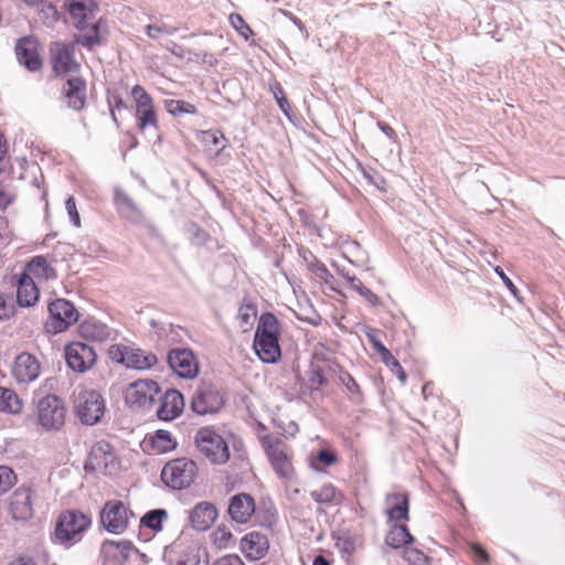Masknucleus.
Returning a JSON list of instances; mask_svg holds the SVG:
<instances>
[{"instance_id": "nucleus-28", "label": "nucleus", "mask_w": 565, "mask_h": 565, "mask_svg": "<svg viewBox=\"0 0 565 565\" xmlns=\"http://www.w3.org/2000/svg\"><path fill=\"white\" fill-rule=\"evenodd\" d=\"M217 510L210 502L198 503L190 512V523L198 531L207 530L216 520Z\"/></svg>"}, {"instance_id": "nucleus-25", "label": "nucleus", "mask_w": 565, "mask_h": 565, "mask_svg": "<svg viewBox=\"0 0 565 565\" xmlns=\"http://www.w3.org/2000/svg\"><path fill=\"white\" fill-rule=\"evenodd\" d=\"M385 514L390 522L407 521L409 518V498L405 492H395L385 498Z\"/></svg>"}, {"instance_id": "nucleus-35", "label": "nucleus", "mask_w": 565, "mask_h": 565, "mask_svg": "<svg viewBox=\"0 0 565 565\" xmlns=\"http://www.w3.org/2000/svg\"><path fill=\"white\" fill-rule=\"evenodd\" d=\"M311 499L318 504H340L343 493L331 482H326L310 492Z\"/></svg>"}, {"instance_id": "nucleus-53", "label": "nucleus", "mask_w": 565, "mask_h": 565, "mask_svg": "<svg viewBox=\"0 0 565 565\" xmlns=\"http://www.w3.org/2000/svg\"><path fill=\"white\" fill-rule=\"evenodd\" d=\"M65 209L74 226L79 227L81 217L76 207L75 199L73 196L67 198V200L65 201Z\"/></svg>"}, {"instance_id": "nucleus-62", "label": "nucleus", "mask_w": 565, "mask_h": 565, "mask_svg": "<svg viewBox=\"0 0 565 565\" xmlns=\"http://www.w3.org/2000/svg\"><path fill=\"white\" fill-rule=\"evenodd\" d=\"M9 565H36V564L30 557H19L18 559L11 562Z\"/></svg>"}, {"instance_id": "nucleus-21", "label": "nucleus", "mask_w": 565, "mask_h": 565, "mask_svg": "<svg viewBox=\"0 0 565 565\" xmlns=\"http://www.w3.org/2000/svg\"><path fill=\"white\" fill-rule=\"evenodd\" d=\"M39 51L40 44L32 36L22 38L15 44V55L19 63L31 72L39 71L42 67Z\"/></svg>"}, {"instance_id": "nucleus-23", "label": "nucleus", "mask_w": 565, "mask_h": 565, "mask_svg": "<svg viewBox=\"0 0 565 565\" xmlns=\"http://www.w3.org/2000/svg\"><path fill=\"white\" fill-rule=\"evenodd\" d=\"M196 140L212 162L216 161L227 146L225 135L218 129L201 130L196 134Z\"/></svg>"}, {"instance_id": "nucleus-51", "label": "nucleus", "mask_w": 565, "mask_h": 565, "mask_svg": "<svg viewBox=\"0 0 565 565\" xmlns=\"http://www.w3.org/2000/svg\"><path fill=\"white\" fill-rule=\"evenodd\" d=\"M339 380L347 387L350 393L359 394L360 386L353 376L345 370L340 369L339 371Z\"/></svg>"}, {"instance_id": "nucleus-54", "label": "nucleus", "mask_w": 565, "mask_h": 565, "mask_svg": "<svg viewBox=\"0 0 565 565\" xmlns=\"http://www.w3.org/2000/svg\"><path fill=\"white\" fill-rule=\"evenodd\" d=\"M14 315V306L10 299L0 292V320L9 319Z\"/></svg>"}, {"instance_id": "nucleus-40", "label": "nucleus", "mask_w": 565, "mask_h": 565, "mask_svg": "<svg viewBox=\"0 0 565 565\" xmlns=\"http://www.w3.org/2000/svg\"><path fill=\"white\" fill-rule=\"evenodd\" d=\"M210 540L217 551L227 550L235 545L234 534L225 525L215 527L210 535Z\"/></svg>"}, {"instance_id": "nucleus-49", "label": "nucleus", "mask_w": 565, "mask_h": 565, "mask_svg": "<svg viewBox=\"0 0 565 565\" xmlns=\"http://www.w3.org/2000/svg\"><path fill=\"white\" fill-rule=\"evenodd\" d=\"M17 477L13 470L6 466H0V494L9 491L15 483Z\"/></svg>"}, {"instance_id": "nucleus-46", "label": "nucleus", "mask_w": 565, "mask_h": 565, "mask_svg": "<svg viewBox=\"0 0 565 565\" xmlns=\"http://www.w3.org/2000/svg\"><path fill=\"white\" fill-rule=\"evenodd\" d=\"M230 23L246 41L254 35L253 30L241 14L232 13L230 15Z\"/></svg>"}, {"instance_id": "nucleus-2", "label": "nucleus", "mask_w": 565, "mask_h": 565, "mask_svg": "<svg viewBox=\"0 0 565 565\" xmlns=\"http://www.w3.org/2000/svg\"><path fill=\"white\" fill-rule=\"evenodd\" d=\"M66 8L74 26L79 31L76 42L85 47L100 43L99 25L96 20L98 6L95 0H67Z\"/></svg>"}, {"instance_id": "nucleus-61", "label": "nucleus", "mask_w": 565, "mask_h": 565, "mask_svg": "<svg viewBox=\"0 0 565 565\" xmlns=\"http://www.w3.org/2000/svg\"><path fill=\"white\" fill-rule=\"evenodd\" d=\"M1 223L3 224V226H1L3 233L0 231V243H2L4 239L10 241L13 236V233L9 226V221L7 218H1Z\"/></svg>"}, {"instance_id": "nucleus-8", "label": "nucleus", "mask_w": 565, "mask_h": 565, "mask_svg": "<svg viewBox=\"0 0 565 565\" xmlns=\"http://www.w3.org/2000/svg\"><path fill=\"white\" fill-rule=\"evenodd\" d=\"M198 476L196 462L189 458H177L168 461L161 470V480L174 490L191 487Z\"/></svg>"}, {"instance_id": "nucleus-17", "label": "nucleus", "mask_w": 565, "mask_h": 565, "mask_svg": "<svg viewBox=\"0 0 565 565\" xmlns=\"http://www.w3.org/2000/svg\"><path fill=\"white\" fill-rule=\"evenodd\" d=\"M41 373V363L39 359L28 352L18 354L10 367L12 379L20 385H26L34 382Z\"/></svg>"}, {"instance_id": "nucleus-47", "label": "nucleus", "mask_w": 565, "mask_h": 565, "mask_svg": "<svg viewBox=\"0 0 565 565\" xmlns=\"http://www.w3.org/2000/svg\"><path fill=\"white\" fill-rule=\"evenodd\" d=\"M403 556L408 565H430L428 556L415 547L405 548Z\"/></svg>"}, {"instance_id": "nucleus-58", "label": "nucleus", "mask_w": 565, "mask_h": 565, "mask_svg": "<svg viewBox=\"0 0 565 565\" xmlns=\"http://www.w3.org/2000/svg\"><path fill=\"white\" fill-rule=\"evenodd\" d=\"M275 98L281 111L285 115H288L290 110V104L288 99L285 97L284 92L280 87L278 88V93H275Z\"/></svg>"}, {"instance_id": "nucleus-19", "label": "nucleus", "mask_w": 565, "mask_h": 565, "mask_svg": "<svg viewBox=\"0 0 565 565\" xmlns=\"http://www.w3.org/2000/svg\"><path fill=\"white\" fill-rule=\"evenodd\" d=\"M168 362L175 374L182 379H195L200 364L194 353L189 349H174L169 352Z\"/></svg>"}, {"instance_id": "nucleus-32", "label": "nucleus", "mask_w": 565, "mask_h": 565, "mask_svg": "<svg viewBox=\"0 0 565 565\" xmlns=\"http://www.w3.org/2000/svg\"><path fill=\"white\" fill-rule=\"evenodd\" d=\"M145 443L151 451L158 455L172 451L178 445L171 433L164 429H158L148 435Z\"/></svg>"}, {"instance_id": "nucleus-44", "label": "nucleus", "mask_w": 565, "mask_h": 565, "mask_svg": "<svg viewBox=\"0 0 565 565\" xmlns=\"http://www.w3.org/2000/svg\"><path fill=\"white\" fill-rule=\"evenodd\" d=\"M366 337L376 353H379L382 362L390 369L396 359L391 351L376 338L374 331L367 332Z\"/></svg>"}, {"instance_id": "nucleus-18", "label": "nucleus", "mask_w": 565, "mask_h": 565, "mask_svg": "<svg viewBox=\"0 0 565 565\" xmlns=\"http://www.w3.org/2000/svg\"><path fill=\"white\" fill-rule=\"evenodd\" d=\"M160 388L156 381L138 380L130 383L124 391V399L130 407H142L150 404Z\"/></svg>"}, {"instance_id": "nucleus-39", "label": "nucleus", "mask_w": 565, "mask_h": 565, "mask_svg": "<svg viewBox=\"0 0 565 565\" xmlns=\"http://www.w3.org/2000/svg\"><path fill=\"white\" fill-rule=\"evenodd\" d=\"M236 318L242 330L244 332L249 331L257 318V306L249 299H244Z\"/></svg>"}, {"instance_id": "nucleus-9", "label": "nucleus", "mask_w": 565, "mask_h": 565, "mask_svg": "<svg viewBox=\"0 0 565 565\" xmlns=\"http://www.w3.org/2000/svg\"><path fill=\"white\" fill-rule=\"evenodd\" d=\"M131 97L135 105L138 130L140 132L149 129L158 130L159 118L151 95L141 85H135L131 88Z\"/></svg>"}, {"instance_id": "nucleus-36", "label": "nucleus", "mask_w": 565, "mask_h": 565, "mask_svg": "<svg viewBox=\"0 0 565 565\" xmlns=\"http://www.w3.org/2000/svg\"><path fill=\"white\" fill-rule=\"evenodd\" d=\"M23 407V401L13 390L0 386V412L20 414Z\"/></svg>"}, {"instance_id": "nucleus-1", "label": "nucleus", "mask_w": 565, "mask_h": 565, "mask_svg": "<svg viewBox=\"0 0 565 565\" xmlns=\"http://www.w3.org/2000/svg\"><path fill=\"white\" fill-rule=\"evenodd\" d=\"M281 323L271 312H264L258 320L254 334L253 348L264 363H276L281 358L279 339Z\"/></svg>"}, {"instance_id": "nucleus-12", "label": "nucleus", "mask_w": 565, "mask_h": 565, "mask_svg": "<svg viewBox=\"0 0 565 565\" xmlns=\"http://www.w3.org/2000/svg\"><path fill=\"white\" fill-rule=\"evenodd\" d=\"M134 512L120 500L107 501L100 511V523L113 534H121L126 531Z\"/></svg>"}, {"instance_id": "nucleus-14", "label": "nucleus", "mask_w": 565, "mask_h": 565, "mask_svg": "<svg viewBox=\"0 0 565 565\" xmlns=\"http://www.w3.org/2000/svg\"><path fill=\"white\" fill-rule=\"evenodd\" d=\"M64 356L67 366L77 373H85L94 367L97 361L95 349L84 342L73 341L65 345Z\"/></svg>"}, {"instance_id": "nucleus-5", "label": "nucleus", "mask_w": 565, "mask_h": 565, "mask_svg": "<svg viewBox=\"0 0 565 565\" xmlns=\"http://www.w3.org/2000/svg\"><path fill=\"white\" fill-rule=\"evenodd\" d=\"M67 418L64 401L54 394L42 397L36 405V423L45 431L61 430Z\"/></svg>"}, {"instance_id": "nucleus-26", "label": "nucleus", "mask_w": 565, "mask_h": 565, "mask_svg": "<svg viewBox=\"0 0 565 565\" xmlns=\"http://www.w3.org/2000/svg\"><path fill=\"white\" fill-rule=\"evenodd\" d=\"M86 81L75 76L66 81L62 93L68 107L81 110L86 104Z\"/></svg>"}, {"instance_id": "nucleus-3", "label": "nucleus", "mask_w": 565, "mask_h": 565, "mask_svg": "<svg viewBox=\"0 0 565 565\" xmlns=\"http://www.w3.org/2000/svg\"><path fill=\"white\" fill-rule=\"evenodd\" d=\"M92 526L90 513L65 509L56 518L53 541L70 547L79 543Z\"/></svg>"}, {"instance_id": "nucleus-55", "label": "nucleus", "mask_w": 565, "mask_h": 565, "mask_svg": "<svg viewBox=\"0 0 565 565\" xmlns=\"http://www.w3.org/2000/svg\"><path fill=\"white\" fill-rule=\"evenodd\" d=\"M495 274L501 278L505 287L509 289V291L515 297L519 298L520 290L516 288V286L513 284V281L505 275L503 269L500 266L494 267Z\"/></svg>"}, {"instance_id": "nucleus-4", "label": "nucleus", "mask_w": 565, "mask_h": 565, "mask_svg": "<svg viewBox=\"0 0 565 565\" xmlns=\"http://www.w3.org/2000/svg\"><path fill=\"white\" fill-rule=\"evenodd\" d=\"M259 441L275 473L281 479H292V451L287 443L271 434L262 436Z\"/></svg>"}, {"instance_id": "nucleus-63", "label": "nucleus", "mask_w": 565, "mask_h": 565, "mask_svg": "<svg viewBox=\"0 0 565 565\" xmlns=\"http://www.w3.org/2000/svg\"><path fill=\"white\" fill-rule=\"evenodd\" d=\"M433 387H434V385L431 383H426L423 386V395H424L425 399H427L428 395L431 394Z\"/></svg>"}, {"instance_id": "nucleus-10", "label": "nucleus", "mask_w": 565, "mask_h": 565, "mask_svg": "<svg viewBox=\"0 0 565 565\" xmlns=\"http://www.w3.org/2000/svg\"><path fill=\"white\" fill-rule=\"evenodd\" d=\"M108 356L113 362L136 370L150 369L158 362L154 354L122 343L111 344L108 349Z\"/></svg>"}, {"instance_id": "nucleus-57", "label": "nucleus", "mask_w": 565, "mask_h": 565, "mask_svg": "<svg viewBox=\"0 0 565 565\" xmlns=\"http://www.w3.org/2000/svg\"><path fill=\"white\" fill-rule=\"evenodd\" d=\"M108 103H109V107H110L111 118H113L114 122L116 124V126L119 127V121H118V118L116 116V110L125 108L126 105H125L122 98L120 96H118V95L114 96L113 99L109 100Z\"/></svg>"}, {"instance_id": "nucleus-37", "label": "nucleus", "mask_w": 565, "mask_h": 565, "mask_svg": "<svg viewBox=\"0 0 565 565\" xmlns=\"http://www.w3.org/2000/svg\"><path fill=\"white\" fill-rule=\"evenodd\" d=\"M414 539L404 524H394L386 534L385 542L393 548H401L413 543Z\"/></svg>"}, {"instance_id": "nucleus-27", "label": "nucleus", "mask_w": 565, "mask_h": 565, "mask_svg": "<svg viewBox=\"0 0 565 565\" xmlns=\"http://www.w3.org/2000/svg\"><path fill=\"white\" fill-rule=\"evenodd\" d=\"M22 274L29 276L31 279L34 281L36 280L38 282L47 281L56 277V271L52 265V262H50L47 257L43 255L32 257L31 260L26 264Z\"/></svg>"}, {"instance_id": "nucleus-24", "label": "nucleus", "mask_w": 565, "mask_h": 565, "mask_svg": "<svg viewBox=\"0 0 565 565\" xmlns=\"http://www.w3.org/2000/svg\"><path fill=\"white\" fill-rule=\"evenodd\" d=\"M184 409L183 395L177 390H168L161 397L157 416L164 422L179 417Z\"/></svg>"}, {"instance_id": "nucleus-30", "label": "nucleus", "mask_w": 565, "mask_h": 565, "mask_svg": "<svg viewBox=\"0 0 565 565\" xmlns=\"http://www.w3.org/2000/svg\"><path fill=\"white\" fill-rule=\"evenodd\" d=\"M77 330L79 337L88 341L104 342L110 338L108 326L93 318L82 321Z\"/></svg>"}, {"instance_id": "nucleus-60", "label": "nucleus", "mask_w": 565, "mask_h": 565, "mask_svg": "<svg viewBox=\"0 0 565 565\" xmlns=\"http://www.w3.org/2000/svg\"><path fill=\"white\" fill-rule=\"evenodd\" d=\"M390 370L398 377V380L402 383L406 382V380H407L406 372L404 371L403 366L401 365V363L397 360L395 361V363L392 364Z\"/></svg>"}, {"instance_id": "nucleus-38", "label": "nucleus", "mask_w": 565, "mask_h": 565, "mask_svg": "<svg viewBox=\"0 0 565 565\" xmlns=\"http://www.w3.org/2000/svg\"><path fill=\"white\" fill-rule=\"evenodd\" d=\"M169 519V514L164 509H156L148 511L140 519V529H147L153 533L162 530V524Z\"/></svg>"}, {"instance_id": "nucleus-42", "label": "nucleus", "mask_w": 565, "mask_h": 565, "mask_svg": "<svg viewBox=\"0 0 565 565\" xmlns=\"http://www.w3.org/2000/svg\"><path fill=\"white\" fill-rule=\"evenodd\" d=\"M350 288L355 290L361 297H363L370 305L377 306L380 303V299L376 294H374L370 288L365 287L361 279L355 276H345Z\"/></svg>"}, {"instance_id": "nucleus-64", "label": "nucleus", "mask_w": 565, "mask_h": 565, "mask_svg": "<svg viewBox=\"0 0 565 565\" xmlns=\"http://www.w3.org/2000/svg\"><path fill=\"white\" fill-rule=\"evenodd\" d=\"M312 565H330V563L328 562V559L326 557H323L322 555H319L313 559Z\"/></svg>"}, {"instance_id": "nucleus-6", "label": "nucleus", "mask_w": 565, "mask_h": 565, "mask_svg": "<svg viewBox=\"0 0 565 565\" xmlns=\"http://www.w3.org/2000/svg\"><path fill=\"white\" fill-rule=\"evenodd\" d=\"M119 468L120 460L109 443L99 440L90 446L84 463L86 472L110 476L116 473Z\"/></svg>"}, {"instance_id": "nucleus-31", "label": "nucleus", "mask_w": 565, "mask_h": 565, "mask_svg": "<svg viewBox=\"0 0 565 565\" xmlns=\"http://www.w3.org/2000/svg\"><path fill=\"white\" fill-rule=\"evenodd\" d=\"M40 291L36 282L21 274L17 285V301L21 307H30L39 300Z\"/></svg>"}, {"instance_id": "nucleus-59", "label": "nucleus", "mask_w": 565, "mask_h": 565, "mask_svg": "<svg viewBox=\"0 0 565 565\" xmlns=\"http://www.w3.org/2000/svg\"><path fill=\"white\" fill-rule=\"evenodd\" d=\"M14 196L0 186V211L7 210L8 206L12 204Z\"/></svg>"}, {"instance_id": "nucleus-34", "label": "nucleus", "mask_w": 565, "mask_h": 565, "mask_svg": "<svg viewBox=\"0 0 565 565\" xmlns=\"http://www.w3.org/2000/svg\"><path fill=\"white\" fill-rule=\"evenodd\" d=\"M114 203L117 211L126 218L130 221H137L140 218V209L125 191L120 189L115 191Z\"/></svg>"}, {"instance_id": "nucleus-29", "label": "nucleus", "mask_w": 565, "mask_h": 565, "mask_svg": "<svg viewBox=\"0 0 565 565\" xmlns=\"http://www.w3.org/2000/svg\"><path fill=\"white\" fill-rule=\"evenodd\" d=\"M10 513L14 520L28 521L33 515L30 490H17L10 501Z\"/></svg>"}, {"instance_id": "nucleus-48", "label": "nucleus", "mask_w": 565, "mask_h": 565, "mask_svg": "<svg viewBox=\"0 0 565 565\" xmlns=\"http://www.w3.org/2000/svg\"><path fill=\"white\" fill-rule=\"evenodd\" d=\"M184 555L177 562V565H200L199 547L190 544L181 548Z\"/></svg>"}, {"instance_id": "nucleus-16", "label": "nucleus", "mask_w": 565, "mask_h": 565, "mask_svg": "<svg viewBox=\"0 0 565 565\" xmlns=\"http://www.w3.org/2000/svg\"><path fill=\"white\" fill-rule=\"evenodd\" d=\"M50 61L53 72L58 76L76 73L81 65L74 57V46L55 42L50 47Z\"/></svg>"}, {"instance_id": "nucleus-11", "label": "nucleus", "mask_w": 565, "mask_h": 565, "mask_svg": "<svg viewBox=\"0 0 565 565\" xmlns=\"http://www.w3.org/2000/svg\"><path fill=\"white\" fill-rule=\"evenodd\" d=\"M76 415L82 423L87 425L96 424L105 412V403L102 395L94 391L82 388L74 399Z\"/></svg>"}, {"instance_id": "nucleus-45", "label": "nucleus", "mask_w": 565, "mask_h": 565, "mask_svg": "<svg viewBox=\"0 0 565 565\" xmlns=\"http://www.w3.org/2000/svg\"><path fill=\"white\" fill-rule=\"evenodd\" d=\"M307 267L309 271L322 282L328 284L333 278L327 266L313 255H311V259L307 262Z\"/></svg>"}, {"instance_id": "nucleus-22", "label": "nucleus", "mask_w": 565, "mask_h": 565, "mask_svg": "<svg viewBox=\"0 0 565 565\" xmlns=\"http://www.w3.org/2000/svg\"><path fill=\"white\" fill-rule=\"evenodd\" d=\"M227 511L234 522L246 524L256 512L255 499L245 492L235 494L230 500Z\"/></svg>"}, {"instance_id": "nucleus-50", "label": "nucleus", "mask_w": 565, "mask_h": 565, "mask_svg": "<svg viewBox=\"0 0 565 565\" xmlns=\"http://www.w3.org/2000/svg\"><path fill=\"white\" fill-rule=\"evenodd\" d=\"M470 552L475 563L487 565L490 562L488 552L478 543L470 544Z\"/></svg>"}, {"instance_id": "nucleus-15", "label": "nucleus", "mask_w": 565, "mask_h": 565, "mask_svg": "<svg viewBox=\"0 0 565 565\" xmlns=\"http://www.w3.org/2000/svg\"><path fill=\"white\" fill-rule=\"evenodd\" d=\"M50 321L46 327L54 333L65 331L78 320V311L66 299H56L49 305Z\"/></svg>"}, {"instance_id": "nucleus-43", "label": "nucleus", "mask_w": 565, "mask_h": 565, "mask_svg": "<svg viewBox=\"0 0 565 565\" xmlns=\"http://www.w3.org/2000/svg\"><path fill=\"white\" fill-rule=\"evenodd\" d=\"M164 106L167 111L172 116H179L183 114H198L196 106L185 100L168 99L166 100Z\"/></svg>"}, {"instance_id": "nucleus-56", "label": "nucleus", "mask_w": 565, "mask_h": 565, "mask_svg": "<svg viewBox=\"0 0 565 565\" xmlns=\"http://www.w3.org/2000/svg\"><path fill=\"white\" fill-rule=\"evenodd\" d=\"M213 565H246L237 554H227L217 558Z\"/></svg>"}, {"instance_id": "nucleus-41", "label": "nucleus", "mask_w": 565, "mask_h": 565, "mask_svg": "<svg viewBox=\"0 0 565 565\" xmlns=\"http://www.w3.org/2000/svg\"><path fill=\"white\" fill-rule=\"evenodd\" d=\"M338 462V455L328 449H320L316 455L311 456V467L317 471L331 467Z\"/></svg>"}, {"instance_id": "nucleus-20", "label": "nucleus", "mask_w": 565, "mask_h": 565, "mask_svg": "<svg viewBox=\"0 0 565 565\" xmlns=\"http://www.w3.org/2000/svg\"><path fill=\"white\" fill-rule=\"evenodd\" d=\"M238 547L247 561L256 562L268 555L270 542L266 534L253 530L241 539Z\"/></svg>"}, {"instance_id": "nucleus-33", "label": "nucleus", "mask_w": 565, "mask_h": 565, "mask_svg": "<svg viewBox=\"0 0 565 565\" xmlns=\"http://www.w3.org/2000/svg\"><path fill=\"white\" fill-rule=\"evenodd\" d=\"M331 363L327 360L311 362L307 372V386L310 391H319L328 384L327 372Z\"/></svg>"}, {"instance_id": "nucleus-52", "label": "nucleus", "mask_w": 565, "mask_h": 565, "mask_svg": "<svg viewBox=\"0 0 565 565\" xmlns=\"http://www.w3.org/2000/svg\"><path fill=\"white\" fill-rule=\"evenodd\" d=\"M173 29L167 24H149L146 26V33L150 39H159L161 35L171 34Z\"/></svg>"}, {"instance_id": "nucleus-13", "label": "nucleus", "mask_w": 565, "mask_h": 565, "mask_svg": "<svg viewBox=\"0 0 565 565\" xmlns=\"http://www.w3.org/2000/svg\"><path fill=\"white\" fill-rule=\"evenodd\" d=\"M224 404V396L217 386L202 381L192 397L191 408L199 415H206L217 413Z\"/></svg>"}, {"instance_id": "nucleus-7", "label": "nucleus", "mask_w": 565, "mask_h": 565, "mask_svg": "<svg viewBox=\"0 0 565 565\" xmlns=\"http://www.w3.org/2000/svg\"><path fill=\"white\" fill-rule=\"evenodd\" d=\"M195 445L200 454L213 465H224L231 457L226 440L215 430L203 427L195 434Z\"/></svg>"}]
</instances>
